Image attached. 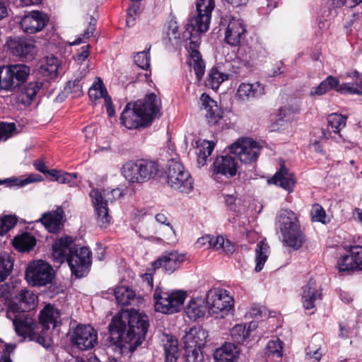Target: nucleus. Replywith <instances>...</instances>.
<instances>
[{"label":"nucleus","mask_w":362,"mask_h":362,"mask_svg":"<svg viewBox=\"0 0 362 362\" xmlns=\"http://www.w3.org/2000/svg\"><path fill=\"white\" fill-rule=\"evenodd\" d=\"M165 362H176L179 357L178 341L173 336L167 335L163 344Z\"/></svg>","instance_id":"4c0bfd02"},{"label":"nucleus","mask_w":362,"mask_h":362,"mask_svg":"<svg viewBox=\"0 0 362 362\" xmlns=\"http://www.w3.org/2000/svg\"><path fill=\"white\" fill-rule=\"evenodd\" d=\"M178 32V25L177 21L172 18L168 22V34H172L173 35H175Z\"/></svg>","instance_id":"774afa93"},{"label":"nucleus","mask_w":362,"mask_h":362,"mask_svg":"<svg viewBox=\"0 0 362 362\" xmlns=\"http://www.w3.org/2000/svg\"><path fill=\"white\" fill-rule=\"evenodd\" d=\"M245 25L240 18L232 17L229 19L225 31V42L230 46H238L245 39Z\"/></svg>","instance_id":"6ab92c4d"},{"label":"nucleus","mask_w":362,"mask_h":362,"mask_svg":"<svg viewBox=\"0 0 362 362\" xmlns=\"http://www.w3.org/2000/svg\"><path fill=\"white\" fill-rule=\"evenodd\" d=\"M186 296L182 291L170 292L156 288L153 293L155 310L163 314L175 313L180 310Z\"/></svg>","instance_id":"9b49d317"},{"label":"nucleus","mask_w":362,"mask_h":362,"mask_svg":"<svg viewBox=\"0 0 362 362\" xmlns=\"http://www.w3.org/2000/svg\"><path fill=\"white\" fill-rule=\"evenodd\" d=\"M89 45L82 47L80 52H78L75 57L76 62L81 65L83 64L89 56Z\"/></svg>","instance_id":"680f3d73"},{"label":"nucleus","mask_w":362,"mask_h":362,"mask_svg":"<svg viewBox=\"0 0 362 362\" xmlns=\"http://www.w3.org/2000/svg\"><path fill=\"white\" fill-rule=\"evenodd\" d=\"M6 317L12 321L16 334L23 339H28L29 341H35L44 347L49 346L47 337L43 333L38 334L37 323L30 314L19 312L16 306H9Z\"/></svg>","instance_id":"39448f33"},{"label":"nucleus","mask_w":362,"mask_h":362,"mask_svg":"<svg viewBox=\"0 0 362 362\" xmlns=\"http://www.w3.org/2000/svg\"><path fill=\"white\" fill-rule=\"evenodd\" d=\"M54 270L47 262L36 260L31 262L25 272V279L30 285L42 286L52 282Z\"/></svg>","instance_id":"ddd939ff"},{"label":"nucleus","mask_w":362,"mask_h":362,"mask_svg":"<svg viewBox=\"0 0 362 362\" xmlns=\"http://www.w3.org/2000/svg\"><path fill=\"white\" fill-rule=\"evenodd\" d=\"M208 332L202 327L195 326L186 332L182 337L184 357L186 362H202L204 356L201 349L206 342Z\"/></svg>","instance_id":"6e6552de"},{"label":"nucleus","mask_w":362,"mask_h":362,"mask_svg":"<svg viewBox=\"0 0 362 362\" xmlns=\"http://www.w3.org/2000/svg\"><path fill=\"white\" fill-rule=\"evenodd\" d=\"M95 23H96V20L94 19L93 18H91V20L89 23L88 28H86V30L84 31V33L83 34V37L84 39H88L93 35V34L95 30Z\"/></svg>","instance_id":"0e129e2a"},{"label":"nucleus","mask_w":362,"mask_h":362,"mask_svg":"<svg viewBox=\"0 0 362 362\" xmlns=\"http://www.w3.org/2000/svg\"><path fill=\"white\" fill-rule=\"evenodd\" d=\"M149 46L146 50L139 52L134 57L135 64L142 69H147L150 66Z\"/></svg>","instance_id":"603ef678"},{"label":"nucleus","mask_w":362,"mask_h":362,"mask_svg":"<svg viewBox=\"0 0 362 362\" xmlns=\"http://www.w3.org/2000/svg\"><path fill=\"white\" fill-rule=\"evenodd\" d=\"M231 339L233 342L243 344L249 336V331L246 329L245 325L238 324L235 325L230 331Z\"/></svg>","instance_id":"8fccbe9b"},{"label":"nucleus","mask_w":362,"mask_h":362,"mask_svg":"<svg viewBox=\"0 0 362 362\" xmlns=\"http://www.w3.org/2000/svg\"><path fill=\"white\" fill-rule=\"evenodd\" d=\"M208 248L216 250H221L226 255H232L235 250V245L228 240H225L223 236H211V241H210Z\"/></svg>","instance_id":"37998d69"},{"label":"nucleus","mask_w":362,"mask_h":362,"mask_svg":"<svg viewBox=\"0 0 362 362\" xmlns=\"http://www.w3.org/2000/svg\"><path fill=\"white\" fill-rule=\"evenodd\" d=\"M228 75L224 73L220 72L217 68H212L209 73L206 80V85L211 87L212 89H217L220 85L227 80Z\"/></svg>","instance_id":"49530a36"},{"label":"nucleus","mask_w":362,"mask_h":362,"mask_svg":"<svg viewBox=\"0 0 362 362\" xmlns=\"http://www.w3.org/2000/svg\"><path fill=\"white\" fill-rule=\"evenodd\" d=\"M30 68L24 64L0 66V90L13 92L26 80Z\"/></svg>","instance_id":"f8f14e48"},{"label":"nucleus","mask_w":362,"mask_h":362,"mask_svg":"<svg viewBox=\"0 0 362 362\" xmlns=\"http://www.w3.org/2000/svg\"><path fill=\"white\" fill-rule=\"evenodd\" d=\"M196 6L197 16L192 18L186 25V30L192 36L186 48L189 53V64L200 81L205 72V63L198 50L200 39L198 36H192V33H203L209 30L215 2L214 0H197Z\"/></svg>","instance_id":"f03ea898"},{"label":"nucleus","mask_w":362,"mask_h":362,"mask_svg":"<svg viewBox=\"0 0 362 362\" xmlns=\"http://www.w3.org/2000/svg\"><path fill=\"white\" fill-rule=\"evenodd\" d=\"M47 16L40 11H33L22 18L21 26L27 33H35L42 30L48 22Z\"/></svg>","instance_id":"412c9836"},{"label":"nucleus","mask_w":362,"mask_h":362,"mask_svg":"<svg viewBox=\"0 0 362 362\" xmlns=\"http://www.w3.org/2000/svg\"><path fill=\"white\" fill-rule=\"evenodd\" d=\"M339 90L341 93L362 94V81L356 83V86L350 83H343L340 86Z\"/></svg>","instance_id":"4d7b16f0"},{"label":"nucleus","mask_w":362,"mask_h":362,"mask_svg":"<svg viewBox=\"0 0 362 362\" xmlns=\"http://www.w3.org/2000/svg\"><path fill=\"white\" fill-rule=\"evenodd\" d=\"M7 45L11 53L22 59L32 60L36 53L35 41L31 38H11Z\"/></svg>","instance_id":"a211bd4d"},{"label":"nucleus","mask_w":362,"mask_h":362,"mask_svg":"<svg viewBox=\"0 0 362 362\" xmlns=\"http://www.w3.org/2000/svg\"><path fill=\"white\" fill-rule=\"evenodd\" d=\"M324 339L321 334H317L312 337L308 348L306 349V355L308 360L320 361L322 359L325 351L322 349Z\"/></svg>","instance_id":"473e14b6"},{"label":"nucleus","mask_w":362,"mask_h":362,"mask_svg":"<svg viewBox=\"0 0 362 362\" xmlns=\"http://www.w3.org/2000/svg\"><path fill=\"white\" fill-rule=\"evenodd\" d=\"M267 52L259 45L254 47H241L237 52V57L245 66H252L261 58L266 57Z\"/></svg>","instance_id":"393cba45"},{"label":"nucleus","mask_w":362,"mask_h":362,"mask_svg":"<svg viewBox=\"0 0 362 362\" xmlns=\"http://www.w3.org/2000/svg\"><path fill=\"white\" fill-rule=\"evenodd\" d=\"M15 349V344H6L1 354L0 362H12Z\"/></svg>","instance_id":"bf43d9fd"},{"label":"nucleus","mask_w":362,"mask_h":362,"mask_svg":"<svg viewBox=\"0 0 362 362\" xmlns=\"http://www.w3.org/2000/svg\"><path fill=\"white\" fill-rule=\"evenodd\" d=\"M16 303L10 306H16L19 312L28 313L37 305V296L31 291L23 289L16 296Z\"/></svg>","instance_id":"cd10ccee"},{"label":"nucleus","mask_w":362,"mask_h":362,"mask_svg":"<svg viewBox=\"0 0 362 362\" xmlns=\"http://www.w3.org/2000/svg\"><path fill=\"white\" fill-rule=\"evenodd\" d=\"M269 183L279 186L288 192H292L296 181L293 175L284 165L268 180Z\"/></svg>","instance_id":"c85d7f7f"},{"label":"nucleus","mask_w":362,"mask_h":362,"mask_svg":"<svg viewBox=\"0 0 362 362\" xmlns=\"http://www.w3.org/2000/svg\"><path fill=\"white\" fill-rule=\"evenodd\" d=\"M167 183L173 189L189 194L193 189V180L181 162L176 158L168 161L166 170Z\"/></svg>","instance_id":"9d476101"},{"label":"nucleus","mask_w":362,"mask_h":362,"mask_svg":"<svg viewBox=\"0 0 362 362\" xmlns=\"http://www.w3.org/2000/svg\"><path fill=\"white\" fill-rule=\"evenodd\" d=\"M160 100L154 93L147 95L144 100L127 103L120 119L129 129L144 128L149 125L160 111Z\"/></svg>","instance_id":"20e7f679"},{"label":"nucleus","mask_w":362,"mask_h":362,"mask_svg":"<svg viewBox=\"0 0 362 362\" xmlns=\"http://www.w3.org/2000/svg\"><path fill=\"white\" fill-rule=\"evenodd\" d=\"M185 260V255L179 253L177 251L165 252L152 266L154 269L163 268L165 272L172 274L177 270Z\"/></svg>","instance_id":"aec40b11"},{"label":"nucleus","mask_w":362,"mask_h":362,"mask_svg":"<svg viewBox=\"0 0 362 362\" xmlns=\"http://www.w3.org/2000/svg\"><path fill=\"white\" fill-rule=\"evenodd\" d=\"M107 93V90L104 86L102 80L100 78L96 77L93 84L89 88V97L92 99L97 100L105 97Z\"/></svg>","instance_id":"09e8293b"},{"label":"nucleus","mask_w":362,"mask_h":362,"mask_svg":"<svg viewBox=\"0 0 362 362\" xmlns=\"http://www.w3.org/2000/svg\"><path fill=\"white\" fill-rule=\"evenodd\" d=\"M10 296V286L4 281H0V298L7 299Z\"/></svg>","instance_id":"69168bd1"},{"label":"nucleus","mask_w":362,"mask_h":362,"mask_svg":"<svg viewBox=\"0 0 362 362\" xmlns=\"http://www.w3.org/2000/svg\"><path fill=\"white\" fill-rule=\"evenodd\" d=\"M338 84L339 80L335 77L329 76L322 81L316 88H314V90H312L310 95L312 96L322 95L329 90L333 89Z\"/></svg>","instance_id":"a18cd8bd"},{"label":"nucleus","mask_w":362,"mask_h":362,"mask_svg":"<svg viewBox=\"0 0 362 362\" xmlns=\"http://www.w3.org/2000/svg\"><path fill=\"white\" fill-rule=\"evenodd\" d=\"M42 87L41 81L30 82L22 90L18 98L19 101L24 105L29 106Z\"/></svg>","instance_id":"72a5a7b5"},{"label":"nucleus","mask_w":362,"mask_h":362,"mask_svg":"<svg viewBox=\"0 0 362 362\" xmlns=\"http://www.w3.org/2000/svg\"><path fill=\"white\" fill-rule=\"evenodd\" d=\"M201 106L206 110V117L211 125L216 124L222 117V111L216 102L211 99L209 95L203 93L200 97Z\"/></svg>","instance_id":"bb28decb"},{"label":"nucleus","mask_w":362,"mask_h":362,"mask_svg":"<svg viewBox=\"0 0 362 362\" xmlns=\"http://www.w3.org/2000/svg\"><path fill=\"white\" fill-rule=\"evenodd\" d=\"M313 219L315 221L321 223H326V214L324 209L319 204H315L313 206L311 211Z\"/></svg>","instance_id":"13d9d810"},{"label":"nucleus","mask_w":362,"mask_h":362,"mask_svg":"<svg viewBox=\"0 0 362 362\" xmlns=\"http://www.w3.org/2000/svg\"><path fill=\"white\" fill-rule=\"evenodd\" d=\"M139 9V6L138 2H132V4L129 8L127 12V23L128 25L132 23L135 20Z\"/></svg>","instance_id":"e2e57ef3"},{"label":"nucleus","mask_w":362,"mask_h":362,"mask_svg":"<svg viewBox=\"0 0 362 362\" xmlns=\"http://www.w3.org/2000/svg\"><path fill=\"white\" fill-rule=\"evenodd\" d=\"M336 267L339 272L362 271V246H350L347 253L338 259Z\"/></svg>","instance_id":"f3484780"},{"label":"nucleus","mask_w":362,"mask_h":362,"mask_svg":"<svg viewBox=\"0 0 362 362\" xmlns=\"http://www.w3.org/2000/svg\"><path fill=\"white\" fill-rule=\"evenodd\" d=\"M13 262V257L9 253H0V281H4L11 274Z\"/></svg>","instance_id":"c03bdc74"},{"label":"nucleus","mask_w":362,"mask_h":362,"mask_svg":"<svg viewBox=\"0 0 362 362\" xmlns=\"http://www.w3.org/2000/svg\"><path fill=\"white\" fill-rule=\"evenodd\" d=\"M346 117L341 114L329 115L327 119L328 134L323 133L324 137L327 139L332 138L337 143L345 142L346 140L342 137L340 131L346 127Z\"/></svg>","instance_id":"5701e85b"},{"label":"nucleus","mask_w":362,"mask_h":362,"mask_svg":"<svg viewBox=\"0 0 362 362\" xmlns=\"http://www.w3.org/2000/svg\"><path fill=\"white\" fill-rule=\"evenodd\" d=\"M158 165L152 160L144 159L128 161L122 168V174L130 183L145 182L157 174Z\"/></svg>","instance_id":"1a4fd4ad"},{"label":"nucleus","mask_w":362,"mask_h":362,"mask_svg":"<svg viewBox=\"0 0 362 362\" xmlns=\"http://www.w3.org/2000/svg\"><path fill=\"white\" fill-rule=\"evenodd\" d=\"M264 93V86L259 82L254 83H242L238 88L236 97L239 100L248 102L261 97Z\"/></svg>","instance_id":"a878e982"},{"label":"nucleus","mask_w":362,"mask_h":362,"mask_svg":"<svg viewBox=\"0 0 362 362\" xmlns=\"http://www.w3.org/2000/svg\"><path fill=\"white\" fill-rule=\"evenodd\" d=\"M52 257L57 263L66 261L72 274L76 277L86 276L91 264L89 249L86 247H76L74 240L70 236L55 240L52 245Z\"/></svg>","instance_id":"7ed1b4c3"},{"label":"nucleus","mask_w":362,"mask_h":362,"mask_svg":"<svg viewBox=\"0 0 362 362\" xmlns=\"http://www.w3.org/2000/svg\"><path fill=\"white\" fill-rule=\"evenodd\" d=\"M276 225L282 235L283 243L293 250L300 248L305 235L300 230L296 215L289 209H281L276 217Z\"/></svg>","instance_id":"423d86ee"},{"label":"nucleus","mask_w":362,"mask_h":362,"mask_svg":"<svg viewBox=\"0 0 362 362\" xmlns=\"http://www.w3.org/2000/svg\"><path fill=\"white\" fill-rule=\"evenodd\" d=\"M207 306L202 298H197L189 301L185 308V313L187 317L194 321L203 317L206 312Z\"/></svg>","instance_id":"2f4dec72"},{"label":"nucleus","mask_w":362,"mask_h":362,"mask_svg":"<svg viewBox=\"0 0 362 362\" xmlns=\"http://www.w3.org/2000/svg\"><path fill=\"white\" fill-rule=\"evenodd\" d=\"M156 220L157 222L161 224H165L168 226L165 238L168 241H173L175 239V232L173 226L167 222L168 218L164 214L159 213L156 214Z\"/></svg>","instance_id":"864d4df0"},{"label":"nucleus","mask_w":362,"mask_h":362,"mask_svg":"<svg viewBox=\"0 0 362 362\" xmlns=\"http://www.w3.org/2000/svg\"><path fill=\"white\" fill-rule=\"evenodd\" d=\"M209 312L220 314L223 317L233 307V299L228 291L223 288L210 289L206 294Z\"/></svg>","instance_id":"2eb2a0df"},{"label":"nucleus","mask_w":362,"mask_h":362,"mask_svg":"<svg viewBox=\"0 0 362 362\" xmlns=\"http://www.w3.org/2000/svg\"><path fill=\"white\" fill-rule=\"evenodd\" d=\"M62 215L56 211L45 213L40 221L50 233H55L59 230L62 226Z\"/></svg>","instance_id":"f704fd0d"},{"label":"nucleus","mask_w":362,"mask_h":362,"mask_svg":"<svg viewBox=\"0 0 362 362\" xmlns=\"http://www.w3.org/2000/svg\"><path fill=\"white\" fill-rule=\"evenodd\" d=\"M269 254V246L266 240L259 241L255 249V272H259L264 267Z\"/></svg>","instance_id":"e433bc0d"},{"label":"nucleus","mask_w":362,"mask_h":362,"mask_svg":"<svg viewBox=\"0 0 362 362\" xmlns=\"http://www.w3.org/2000/svg\"><path fill=\"white\" fill-rule=\"evenodd\" d=\"M77 173H69L61 172L59 175L57 177V182L60 184H67L71 182L77 177Z\"/></svg>","instance_id":"052dcab7"},{"label":"nucleus","mask_w":362,"mask_h":362,"mask_svg":"<svg viewBox=\"0 0 362 362\" xmlns=\"http://www.w3.org/2000/svg\"><path fill=\"white\" fill-rule=\"evenodd\" d=\"M266 349L268 355H276L279 358L282 356V342L279 339L269 341Z\"/></svg>","instance_id":"5fc2aeb1"},{"label":"nucleus","mask_w":362,"mask_h":362,"mask_svg":"<svg viewBox=\"0 0 362 362\" xmlns=\"http://www.w3.org/2000/svg\"><path fill=\"white\" fill-rule=\"evenodd\" d=\"M148 326L146 315L135 310L122 313L109 325V341L117 346L129 344L130 350L135 349L144 339Z\"/></svg>","instance_id":"f257e3e1"},{"label":"nucleus","mask_w":362,"mask_h":362,"mask_svg":"<svg viewBox=\"0 0 362 362\" xmlns=\"http://www.w3.org/2000/svg\"><path fill=\"white\" fill-rule=\"evenodd\" d=\"M87 62H88V61ZM88 66V63H85L83 71L81 73L80 76H77L74 81H70L66 83L65 91L68 93H71L72 97L76 98L83 95V83H81V80L88 73L86 70Z\"/></svg>","instance_id":"ea45409f"},{"label":"nucleus","mask_w":362,"mask_h":362,"mask_svg":"<svg viewBox=\"0 0 362 362\" xmlns=\"http://www.w3.org/2000/svg\"><path fill=\"white\" fill-rule=\"evenodd\" d=\"M15 130L14 123L0 122V141H6L11 137Z\"/></svg>","instance_id":"6e6d98bb"},{"label":"nucleus","mask_w":362,"mask_h":362,"mask_svg":"<svg viewBox=\"0 0 362 362\" xmlns=\"http://www.w3.org/2000/svg\"><path fill=\"white\" fill-rule=\"evenodd\" d=\"M18 218L14 215H7L0 218V235H4L17 223Z\"/></svg>","instance_id":"3c124183"},{"label":"nucleus","mask_w":362,"mask_h":362,"mask_svg":"<svg viewBox=\"0 0 362 362\" xmlns=\"http://www.w3.org/2000/svg\"><path fill=\"white\" fill-rule=\"evenodd\" d=\"M61 69L59 60L52 55L47 57L40 66L42 74L51 78L57 76Z\"/></svg>","instance_id":"c9c22d12"},{"label":"nucleus","mask_w":362,"mask_h":362,"mask_svg":"<svg viewBox=\"0 0 362 362\" xmlns=\"http://www.w3.org/2000/svg\"><path fill=\"white\" fill-rule=\"evenodd\" d=\"M240 350L232 343H226L216 349L214 358L216 362H233L238 358Z\"/></svg>","instance_id":"c756f323"},{"label":"nucleus","mask_w":362,"mask_h":362,"mask_svg":"<svg viewBox=\"0 0 362 362\" xmlns=\"http://www.w3.org/2000/svg\"><path fill=\"white\" fill-rule=\"evenodd\" d=\"M59 317L60 315L57 309L50 304L45 305L39 317L42 330L48 329L50 326L54 328L57 325Z\"/></svg>","instance_id":"7c9ffc66"},{"label":"nucleus","mask_w":362,"mask_h":362,"mask_svg":"<svg viewBox=\"0 0 362 362\" xmlns=\"http://www.w3.org/2000/svg\"><path fill=\"white\" fill-rule=\"evenodd\" d=\"M41 180V176L37 175H30L27 178L23 180H18V178H6L4 180L0 179V185H6L8 187H14L16 186L18 187H23L28 184L33 183L37 181Z\"/></svg>","instance_id":"de8ad7c7"},{"label":"nucleus","mask_w":362,"mask_h":362,"mask_svg":"<svg viewBox=\"0 0 362 362\" xmlns=\"http://www.w3.org/2000/svg\"><path fill=\"white\" fill-rule=\"evenodd\" d=\"M71 341L80 350L92 349L98 344L97 331L89 325H78L71 334Z\"/></svg>","instance_id":"dca6fc26"},{"label":"nucleus","mask_w":362,"mask_h":362,"mask_svg":"<svg viewBox=\"0 0 362 362\" xmlns=\"http://www.w3.org/2000/svg\"><path fill=\"white\" fill-rule=\"evenodd\" d=\"M235 197L233 195L227 194L225 197V201L230 210L233 211H237V206L235 204Z\"/></svg>","instance_id":"338daca9"},{"label":"nucleus","mask_w":362,"mask_h":362,"mask_svg":"<svg viewBox=\"0 0 362 362\" xmlns=\"http://www.w3.org/2000/svg\"><path fill=\"white\" fill-rule=\"evenodd\" d=\"M238 166L236 158L231 155L226 154L216 157L213 163L212 171L214 174L224 175L228 178L236 175Z\"/></svg>","instance_id":"4be33fe9"},{"label":"nucleus","mask_w":362,"mask_h":362,"mask_svg":"<svg viewBox=\"0 0 362 362\" xmlns=\"http://www.w3.org/2000/svg\"><path fill=\"white\" fill-rule=\"evenodd\" d=\"M215 147L213 141L204 140L197 145V163L199 166H204L209 156H211Z\"/></svg>","instance_id":"79ce46f5"},{"label":"nucleus","mask_w":362,"mask_h":362,"mask_svg":"<svg viewBox=\"0 0 362 362\" xmlns=\"http://www.w3.org/2000/svg\"><path fill=\"white\" fill-rule=\"evenodd\" d=\"M36 244L35 237L28 233L16 236L13 240V247L20 252H26L32 250Z\"/></svg>","instance_id":"58836bf2"},{"label":"nucleus","mask_w":362,"mask_h":362,"mask_svg":"<svg viewBox=\"0 0 362 362\" xmlns=\"http://www.w3.org/2000/svg\"><path fill=\"white\" fill-rule=\"evenodd\" d=\"M89 195L95 209L98 224L100 227L106 228L111 221L107 205L122 197L123 191L120 188L105 189L102 192L93 189Z\"/></svg>","instance_id":"0eeeda50"},{"label":"nucleus","mask_w":362,"mask_h":362,"mask_svg":"<svg viewBox=\"0 0 362 362\" xmlns=\"http://www.w3.org/2000/svg\"><path fill=\"white\" fill-rule=\"evenodd\" d=\"M114 295L118 304L128 305L135 300L134 291L126 286H119L114 290Z\"/></svg>","instance_id":"a19ab883"},{"label":"nucleus","mask_w":362,"mask_h":362,"mask_svg":"<svg viewBox=\"0 0 362 362\" xmlns=\"http://www.w3.org/2000/svg\"><path fill=\"white\" fill-rule=\"evenodd\" d=\"M229 148L230 153L237 156L240 162L251 164L257 161L262 146L252 139L241 138L231 144Z\"/></svg>","instance_id":"4468645a"},{"label":"nucleus","mask_w":362,"mask_h":362,"mask_svg":"<svg viewBox=\"0 0 362 362\" xmlns=\"http://www.w3.org/2000/svg\"><path fill=\"white\" fill-rule=\"evenodd\" d=\"M322 291L320 287L315 281L310 279L303 287L302 303L306 310L313 309L316 303L322 300Z\"/></svg>","instance_id":"b1692460"}]
</instances>
